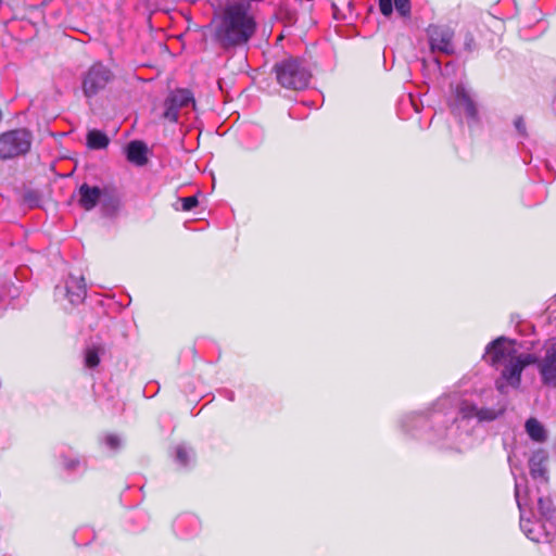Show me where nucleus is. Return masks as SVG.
<instances>
[{"mask_svg": "<svg viewBox=\"0 0 556 556\" xmlns=\"http://www.w3.org/2000/svg\"><path fill=\"white\" fill-rule=\"evenodd\" d=\"M484 358L492 366L502 368L501 378L496 381L497 389L505 393L506 387L518 388L525 367L536 364L544 386L556 388V340H547L540 355L518 353L513 341L498 338L486 348Z\"/></svg>", "mask_w": 556, "mask_h": 556, "instance_id": "f257e3e1", "label": "nucleus"}, {"mask_svg": "<svg viewBox=\"0 0 556 556\" xmlns=\"http://www.w3.org/2000/svg\"><path fill=\"white\" fill-rule=\"evenodd\" d=\"M213 23L215 37L225 48L247 43L256 29V23L249 13V7L242 2L227 5Z\"/></svg>", "mask_w": 556, "mask_h": 556, "instance_id": "f03ea898", "label": "nucleus"}, {"mask_svg": "<svg viewBox=\"0 0 556 556\" xmlns=\"http://www.w3.org/2000/svg\"><path fill=\"white\" fill-rule=\"evenodd\" d=\"M278 83L288 89H304L311 79V72L305 64L294 58L286 59L275 65Z\"/></svg>", "mask_w": 556, "mask_h": 556, "instance_id": "7ed1b4c3", "label": "nucleus"}, {"mask_svg": "<svg viewBox=\"0 0 556 556\" xmlns=\"http://www.w3.org/2000/svg\"><path fill=\"white\" fill-rule=\"evenodd\" d=\"M31 146V135L26 129L7 131L0 136V159L8 160L27 153Z\"/></svg>", "mask_w": 556, "mask_h": 556, "instance_id": "20e7f679", "label": "nucleus"}, {"mask_svg": "<svg viewBox=\"0 0 556 556\" xmlns=\"http://www.w3.org/2000/svg\"><path fill=\"white\" fill-rule=\"evenodd\" d=\"M110 70L102 63H94L83 79V91L87 98H91L105 88L111 80Z\"/></svg>", "mask_w": 556, "mask_h": 556, "instance_id": "39448f33", "label": "nucleus"}, {"mask_svg": "<svg viewBox=\"0 0 556 556\" xmlns=\"http://www.w3.org/2000/svg\"><path fill=\"white\" fill-rule=\"evenodd\" d=\"M190 106H195L192 93L188 89H177L166 98L163 116L167 121L176 123L179 118V112Z\"/></svg>", "mask_w": 556, "mask_h": 556, "instance_id": "423d86ee", "label": "nucleus"}, {"mask_svg": "<svg viewBox=\"0 0 556 556\" xmlns=\"http://www.w3.org/2000/svg\"><path fill=\"white\" fill-rule=\"evenodd\" d=\"M430 46L433 51H440L445 54L454 52L452 42L453 31L450 28L431 26L428 29Z\"/></svg>", "mask_w": 556, "mask_h": 556, "instance_id": "0eeeda50", "label": "nucleus"}, {"mask_svg": "<svg viewBox=\"0 0 556 556\" xmlns=\"http://www.w3.org/2000/svg\"><path fill=\"white\" fill-rule=\"evenodd\" d=\"M459 417L463 420L477 419L478 421H490L497 417V413L490 408H478L476 405L465 401L459 407Z\"/></svg>", "mask_w": 556, "mask_h": 556, "instance_id": "6e6552de", "label": "nucleus"}, {"mask_svg": "<svg viewBox=\"0 0 556 556\" xmlns=\"http://www.w3.org/2000/svg\"><path fill=\"white\" fill-rule=\"evenodd\" d=\"M103 193V190L99 187L83 184L78 189V203L84 210L90 211L96 207Z\"/></svg>", "mask_w": 556, "mask_h": 556, "instance_id": "1a4fd4ad", "label": "nucleus"}, {"mask_svg": "<svg viewBox=\"0 0 556 556\" xmlns=\"http://www.w3.org/2000/svg\"><path fill=\"white\" fill-rule=\"evenodd\" d=\"M66 291L72 303H80L87 293L84 277L70 276L66 280Z\"/></svg>", "mask_w": 556, "mask_h": 556, "instance_id": "9d476101", "label": "nucleus"}, {"mask_svg": "<svg viewBox=\"0 0 556 556\" xmlns=\"http://www.w3.org/2000/svg\"><path fill=\"white\" fill-rule=\"evenodd\" d=\"M148 148L142 141H131L126 148L127 160L137 165L143 166L148 162Z\"/></svg>", "mask_w": 556, "mask_h": 556, "instance_id": "9b49d317", "label": "nucleus"}, {"mask_svg": "<svg viewBox=\"0 0 556 556\" xmlns=\"http://www.w3.org/2000/svg\"><path fill=\"white\" fill-rule=\"evenodd\" d=\"M515 496H516L518 507L520 509V527H521L522 531L530 540L539 542L540 538H539V535H536V533L534 531L535 525H533L530 520H527L525 518V509H523L525 503H523V500L521 498V489H520L519 483H516Z\"/></svg>", "mask_w": 556, "mask_h": 556, "instance_id": "f8f14e48", "label": "nucleus"}, {"mask_svg": "<svg viewBox=\"0 0 556 556\" xmlns=\"http://www.w3.org/2000/svg\"><path fill=\"white\" fill-rule=\"evenodd\" d=\"M546 456L543 452H538L532 455L529 460L530 473L534 479H542L547 481L546 468H545Z\"/></svg>", "mask_w": 556, "mask_h": 556, "instance_id": "ddd939ff", "label": "nucleus"}, {"mask_svg": "<svg viewBox=\"0 0 556 556\" xmlns=\"http://www.w3.org/2000/svg\"><path fill=\"white\" fill-rule=\"evenodd\" d=\"M455 100L459 108H462L468 117L475 118L477 110L475 103L470 99L469 94L464 87L457 86L455 89Z\"/></svg>", "mask_w": 556, "mask_h": 556, "instance_id": "4468645a", "label": "nucleus"}, {"mask_svg": "<svg viewBox=\"0 0 556 556\" xmlns=\"http://www.w3.org/2000/svg\"><path fill=\"white\" fill-rule=\"evenodd\" d=\"M394 5L402 16H407L410 12L409 0H394ZM379 8L384 16H389L393 11L392 0H379Z\"/></svg>", "mask_w": 556, "mask_h": 556, "instance_id": "2eb2a0df", "label": "nucleus"}, {"mask_svg": "<svg viewBox=\"0 0 556 556\" xmlns=\"http://www.w3.org/2000/svg\"><path fill=\"white\" fill-rule=\"evenodd\" d=\"M526 430L529 437L536 442H543L546 440V431L542 424L535 418L527 420Z\"/></svg>", "mask_w": 556, "mask_h": 556, "instance_id": "dca6fc26", "label": "nucleus"}, {"mask_svg": "<svg viewBox=\"0 0 556 556\" xmlns=\"http://www.w3.org/2000/svg\"><path fill=\"white\" fill-rule=\"evenodd\" d=\"M87 141L88 146L91 149H103L109 143L108 137L99 130L89 131L87 136Z\"/></svg>", "mask_w": 556, "mask_h": 556, "instance_id": "f3484780", "label": "nucleus"}, {"mask_svg": "<svg viewBox=\"0 0 556 556\" xmlns=\"http://www.w3.org/2000/svg\"><path fill=\"white\" fill-rule=\"evenodd\" d=\"M100 362L99 351L97 348H89L86 350L85 364L89 368L96 367Z\"/></svg>", "mask_w": 556, "mask_h": 556, "instance_id": "a211bd4d", "label": "nucleus"}, {"mask_svg": "<svg viewBox=\"0 0 556 556\" xmlns=\"http://www.w3.org/2000/svg\"><path fill=\"white\" fill-rule=\"evenodd\" d=\"M539 509L542 516L549 517L552 511V501L548 497H539L538 500Z\"/></svg>", "mask_w": 556, "mask_h": 556, "instance_id": "6ab92c4d", "label": "nucleus"}, {"mask_svg": "<svg viewBox=\"0 0 556 556\" xmlns=\"http://www.w3.org/2000/svg\"><path fill=\"white\" fill-rule=\"evenodd\" d=\"M198 205L197 197H187L181 199L182 211H191Z\"/></svg>", "mask_w": 556, "mask_h": 556, "instance_id": "aec40b11", "label": "nucleus"}, {"mask_svg": "<svg viewBox=\"0 0 556 556\" xmlns=\"http://www.w3.org/2000/svg\"><path fill=\"white\" fill-rule=\"evenodd\" d=\"M176 459L181 465H187L189 459V454L184 446H178L176 448Z\"/></svg>", "mask_w": 556, "mask_h": 556, "instance_id": "412c9836", "label": "nucleus"}, {"mask_svg": "<svg viewBox=\"0 0 556 556\" xmlns=\"http://www.w3.org/2000/svg\"><path fill=\"white\" fill-rule=\"evenodd\" d=\"M105 443L111 448H117L119 446V439L114 434H109L105 437Z\"/></svg>", "mask_w": 556, "mask_h": 556, "instance_id": "4be33fe9", "label": "nucleus"}, {"mask_svg": "<svg viewBox=\"0 0 556 556\" xmlns=\"http://www.w3.org/2000/svg\"><path fill=\"white\" fill-rule=\"evenodd\" d=\"M515 126L519 130V132H521V134L525 132V125H523V122L521 118L516 119Z\"/></svg>", "mask_w": 556, "mask_h": 556, "instance_id": "5701e85b", "label": "nucleus"}]
</instances>
